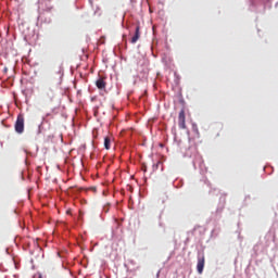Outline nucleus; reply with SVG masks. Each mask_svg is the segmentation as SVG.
Here are the masks:
<instances>
[{"instance_id": "1", "label": "nucleus", "mask_w": 278, "mask_h": 278, "mask_svg": "<svg viewBox=\"0 0 278 278\" xmlns=\"http://www.w3.org/2000/svg\"><path fill=\"white\" fill-rule=\"evenodd\" d=\"M15 131L16 134H23L25 131V117L23 115H17L15 122Z\"/></svg>"}, {"instance_id": "2", "label": "nucleus", "mask_w": 278, "mask_h": 278, "mask_svg": "<svg viewBox=\"0 0 278 278\" xmlns=\"http://www.w3.org/2000/svg\"><path fill=\"white\" fill-rule=\"evenodd\" d=\"M178 127L179 129H186V111L182 109L178 115Z\"/></svg>"}, {"instance_id": "3", "label": "nucleus", "mask_w": 278, "mask_h": 278, "mask_svg": "<svg viewBox=\"0 0 278 278\" xmlns=\"http://www.w3.org/2000/svg\"><path fill=\"white\" fill-rule=\"evenodd\" d=\"M205 268V257H201L198 260L197 270L199 275H203V269Z\"/></svg>"}, {"instance_id": "4", "label": "nucleus", "mask_w": 278, "mask_h": 278, "mask_svg": "<svg viewBox=\"0 0 278 278\" xmlns=\"http://www.w3.org/2000/svg\"><path fill=\"white\" fill-rule=\"evenodd\" d=\"M138 40H140V25H137L135 28V35L132 36V38L130 39V42L132 45H136L138 42Z\"/></svg>"}, {"instance_id": "5", "label": "nucleus", "mask_w": 278, "mask_h": 278, "mask_svg": "<svg viewBox=\"0 0 278 278\" xmlns=\"http://www.w3.org/2000/svg\"><path fill=\"white\" fill-rule=\"evenodd\" d=\"M96 86L99 90H105V87L108 86V83H105V78L100 77L97 81H96Z\"/></svg>"}, {"instance_id": "6", "label": "nucleus", "mask_w": 278, "mask_h": 278, "mask_svg": "<svg viewBox=\"0 0 278 278\" xmlns=\"http://www.w3.org/2000/svg\"><path fill=\"white\" fill-rule=\"evenodd\" d=\"M111 140L110 137L104 138V149L110 150Z\"/></svg>"}, {"instance_id": "7", "label": "nucleus", "mask_w": 278, "mask_h": 278, "mask_svg": "<svg viewBox=\"0 0 278 278\" xmlns=\"http://www.w3.org/2000/svg\"><path fill=\"white\" fill-rule=\"evenodd\" d=\"M192 131H193V134H195V138L201 137V134L199 132V127H197V125H193Z\"/></svg>"}, {"instance_id": "8", "label": "nucleus", "mask_w": 278, "mask_h": 278, "mask_svg": "<svg viewBox=\"0 0 278 278\" xmlns=\"http://www.w3.org/2000/svg\"><path fill=\"white\" fill-rule=\"evenodd\" d=\"M34 278H42V274H37L34 276Z\"/></svg>"}]
</instances>
